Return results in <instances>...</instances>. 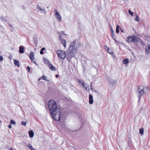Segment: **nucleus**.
<instances>
[{
    "label": "nucleus",
    "instance_id": "412c9836",
    "mask_svg": "<svg viewBox=\"0 0 150 150\" xmlns=\"http://www.w3.org/2000/svg\"><path fill=\"white\" fill-rule=\"evenodd\" d=\"M1 20L2 21H6V17H2L0 18Z\"/></svg>",
    "mask_w": 150,
    "mask_h": 150
},
{
    "label": "nucleus",
    "instance_id": "423d86ee",
    "mask_svg": "<svg viewBox=\"0 0 150 150\" xmlns=\"http://www.w3.org/2000/svg\"><path fill=\"white\" fill-rule=\"evenodd\" d=\"M144 88L143 85H141L139 86L138 87L137 91L139 92V94L138 95V97L139 99H140L142 95L144 93Z\"/></svg>",
    "mask_w": 150,
    "mask_h": 150
},
{
    "label": "nucleus",
    "instance_id": "20e7f679",
    "mask_svg": "<svg viewBox=\"0 0 150 150\" xmlns=\"http://www.w3.org/2000/svg\"><path fill=\"white\" fill-rule=\"evenodd\" d=\"M58 57L62 59H64L66 57V54L64 51L59 50L56 52Z\"/></svg>",
    "mask_w": 150,
    "mask_h": 150
},
{
    "label": "nucleus",
    "instance_id": "dca6fc26",
    "mask_svg": "<svg viewBox=\"0 0 150 150\" xmlns=\"http://www.w3.org/2000/svg\"><path fill=\"white\" fill-rule=\"evenodd\" d=\"M61 43L63 45V46L64 47H66V40L64 39L62 40H61Z\"/></svg>",
    "mask_w": 150,
    "mask_h": 150
},
{
    "label": "nucleus",
    "instance_id": "f8f14e48",
    "mask_svg": "<svg viewBox=\"0 0 150 150\" xmlns=\"http://www.w3.org/2000/svg\"><path fill=\"white\" fill-rule=\"evenodd\" d=\"M24 47L23 46H21L19 47V52L21 53H23L24 52Z\"/></svg>",
    "mask_w": 150,
    "mask_h": 150
},
{
    "label": "nucleus",
    "instance_id": "473e14b6",
    "mask_svg": "<svg viewBox=\"0 0 150 150\" xmlns=\"http://www.w3.org/2000/svg\"><path fill=\"white\" fill-rule=\"evenodd\" d=\"M40 54H43V52L42 50H40Z\"/></svg>",
    "mask_w": 150,
    "mask_h": 150
},
{
    "label": "nucleus",
    "instance_id": "5701e85b",
    "mask_svg": "<svg viewBox=\"0 0 150 150\" xmlns=\"http://www.w3.org/2000/svg\"><path fill=\"white\" fill-rule=\"evenodd\" d=\"M10 122L11 124L15 125L16 124V122L13 120H11L10 121Z\"/></svg>",
    "mask_w": 150,
    "mask_h": 150
},
{
    "label": "nucleus",
    "instance_id": "39448f33",
    "mask_svg": "<svg viewBox=\"0 0 150 150\" xmlns=\"http://www.w3.org/2000/svg\"><path fill=\"white\" fill-rule=\"evenodd\" d=\"M54 15L56 19L59 22H60L62 20V18L57 9L54 10Z\"/></svg>",
    "mask_w": 150,
    "mask_h": 150
},
{
    "label": "nucleus",
    "instance_id": "c85d7f7f",
    "mask_svg": "<svg viewBox=\"0 0 150 150\" xmlns=\"http://www.w3.org/2000/svg\"><path fill=\"white\" fill-rule=\"evenodd\" d=\"M82 86H83L84 87H86V86H87L86 84L85 83H84L83 82V83H82Z\"/></svg>",
    "mask_w": 150,
    "mask_h": 150
},
{
    "label": "nucleus",
    "instance_id": "f257e3e1",
    "mask_svg": "<svg viewBox=\"0 0 150 150\" xmlns=\"http://www.w3.org/2000/svg\"><path fill=\"white\" fill-rule=\"evenodd\" d=\"M48 108L50 114L53 119L57 121L64 119L65 117L64 113L57 106L56 102L50 100L48 103Z\"/></svg>",
    "mask_w": 150,
    "mask_h": 150
},
{
    "label": "nucleus",
    "instance_id": "b1692460",
    "mask_svg": "<svg viewBox=\"0 0 150 150\" xmlns=\"http://www.w3.org/2000/svg\"><path fill=\"white\" fill-rule=\"evenodd\" d=\"M139 17L138 16H136V18H135V20L137 22H138L139 21Z\"/></svg>",
    "mask_w": 150,
    "mask_h": 150
},
{
    "label": "nucleus",
    "instance_id": "c756f323",
    "mask_svg": "<svg viewBox=\"0 0 150 150\" xmlns=\"http://www.w3.org/2000/svg\"><path fill=\"white\" fill-rule=\"evenodd\" d=\"M85 87L86 90L87 91H89V89L88 86H86V87Z\"/></svg>",
    "mask_w": 150,
    "mask_h": 150
},
{
    "label": "nucleus",
    "instance_id": "58836bf2",
    "mask_svg": "<svg viewBox=\"0 0 150 150\" xmlns=\"http://www.w3.org/2000/svg\"><path fill=\"white\" fill-rule=\"evenodd\" d=\"M55 76L56 77H59V75L57 74Z\"/></svg>",
    "mask_w": 150,
    "mask_h": 150
},
{
    "label": "nucleus",
    "instance_id": "7c9ffc66",
    "mask_svg": "<svg viewBox=\"0 0 150 150\" xmlns=\"http://www.w3.org/2000/svg\"><path fill=\"white\" fill-rule=\"evenodd\" d=\"M3 59V57L0 55V61H2Z\"/></svg>",
    "mask_w": 150,
    "mask_h": 150
},
{
    "label": "nucleus",
    "instance_id": "a878e982",
    "mask_svg": "<svg viewBox=\"0 0 150 150\" xmlns=\"http://www.w3.org/2000/svg\"><path fill=\"white\" fill-rule=\"evenodd\" d=\"M107 51L109 53V54H113L112 52L110 50H109H109H107Z\"/></svg>",
    "mask_w": 150,
    "mask_h": 150
},
{
    "label": "nucleus",
    "instance_id": "7ed1b4c3",
    "mask_svg": "<svg viewBox=\"0 0 150 150\" xmlns=\"http://www.w3.org/2000/svg\"><path fill=\"white\" fill-rule=\"evenodd\" d=\"M127 41L129 43H131L132 42L137 43L139 41L138 38L133 35H130L127 38Z\"/></svg>",
    "mask_w": 150,
    "mask_h": 150
},
{
    "label": "nucleus",
    "instance_id": "37998d69",
    "mask_svg": "<svg viewBox=\"0 0 150 150\" xmlns=\"http://www.w3.org/2000/svg\"><path fill=\"white\" fill-rule=\"evenodd\" d=\"M115 41L116 42H117V41L115 39H114Z\"/></svg>",
    "mask_w": 150,
    "mask_h": 150
},
{
    "label": "nucleus",
    "instance_id": "f3484780",
    "mask_svg": "<svg viewBox=\"0 0 150 150\" xmlns=\"http://www.w3.org/2000/svg\"><path fill=\"white\" fill-rule=\"evenodd\" d=\"M122 62L123 64H126L129 62V61L128 59L126 58L123 60Z\"/></svg>",
    "mask_w": 150,
    "mask_h": 150
},
{
    "label": "nucleus",
    "instance_id": "9d476101",
    "mask_svg": "<svg viewBox=\"0 0 150 150\" xmlns=\"http://www.w3.org/2000/svg\"><path fill=\"white\" fill-rule=\"evenodd\" d=\"M48 66L50 69L52 71H55L56 70V68L50 62H48Z\"/></svg>",
    "mask_w": 150,
    "mask_h": 150
},
{
    "label": "nucleus",
    "instance_id": "a19ab883",
    "mask_svg": "<svg viewBox=\"0 0 150 150\" xmlns=\"http://www.w3.org/2000/svg\"><path fill=\"white\" fill-rule=\"evenodd\" d=\"M10 150H14L12 148H11L10 149Z\"/></svg>",
    "mask_w": 150,
    "mask_h": 150
},
{
    "label": "nucleus",
    "instance_id": "2f4dec72",
    "mask_svg": "<svg viewBox=\"0 0 150 150\" xmlns=\"http://www.w3.org/2000/svg\"><path fill=\"white\" fill-rule=\"evenodd\" d=\"M59 39L60 40H62V35H59Z\"/></svg>",
    "mask_w": 150,
    "mask_h": 150
},
{
    "label": "nucleus",
    "instance_id": "79ce46f5",
    "mask_svg": "<svg viewBox=\"0 0 150 150\" xmlns=\"http://www.w3.org/2000/svg\"><path fill=\"white\" fill-rule=\"evenodd\" d=\"M121 32H123H123H123V30L122 29H121Z\"/></svg>",
    "mask_w": 150,
    "mask_h": 150
},
{
    "label": "nucleus",
    "instance_id": "ddd939ff",
    "mask_svg": "<svg viewBox=\"0 0 150 150\" xmlns=\"http://www.w3.org/2000/svg\"><path fill=\"white\" fill-rule=\"evenodd\" d=\"M93 97L91 94L89 95V103L90 104H92L93 103Z\"/></svg>",
    "mask_w": 150,
    "mask_h": 150
},
{
    "label": "nucleus",
    "instance_id": "9b49d317",
    "mask_svg": "<svg viewBox=\"0 0 150 150\" xmlns=\"http://www.w3.org/2000/svg\"><path fill=\"white\" fill-rule=\"evenodd\" d=\"M145 52L146 54H150V45H149L146 47Z\"/></svg>",
    "mask_w": 150,
    "mask_h": 150
},
{
    "label": "nucleus",
    "instance_id": "a211bd4d",
    "mask_svg": "<svg viewBox=\"0 0 150 150\" xmlns=\"http://www.w3.org/2000/svg\"><path fill=\"white\" fill-rule=\"evenodd\" d=\"M28 146L31 150H36L33 147L32 145L30 144H28Z\"/></svg>",
    "mask_w": 150,
    "mask_h": 150
},
{
    "label": "nucleus",
    "instance_id": "aec40b11",
    "mask_svg": "<svg viewBox=\"0 0 150 150\" xmlns=\"http://www.w3.org/2000/svg\"><path fill=\"white\" fill-rule=\"evenodd\" d=\"M120 27L119 25H117L116 26V32L118 33L119 32V29H120Z\"/></svg>",
    "mask_w": 150,
    "mask_h": 150
},
{
    "label": "nucleus",
    "instance_id": "e433bc0d",
    "mask_svg": "<svg viewBox=\"0 0 150 150\" xmlns=\"http://www.w3.org/2000/svg\"><path fill=\"white\" fill-rule=\"evenodd\" d=\"M45 61V63H46L47 62H48H48H49L48 61H47H47H46V60H45V61Z\"/></svg>",
    "mask_w": 150,
    "mask_h": 150
},
{
    "label": "nucleus",
    "instance_id": "4468645a",
    "mask_svg": "<svg viewBox=\"0 0 150 150\" xmlns=\"http://www.w3.org/2000/svg\"><path fill=\"white\" fill-rule=\"evenodd\" d=\"M13 61L15 65L18 67L20 66V63L16 59H13Z\"/></svg>",
    "mask_w": 150,
    "mask_h": 150
},
{
    "label": "nucleus",
    "instance_id": "1a4fd4ad",
    "mask_svg": "<svg viewBox=\"0 0 150 150\" xmlns=\"http://www.w3.org/2000/svg\"><path fill=\"white\" fill-rule=\"evenodd\" d=\"M41 80H44L47 82H50V80L49 79H48L47 77L44 75H43L40 77L38 80L39 81Z\"/></svg>",
    "mask_w": 150,
    "mask_h": 150
},
{
    "label": "nucleus",
    "instance_id": "f704fd0d",
    "mask_svg": "<svg viewBox=\"0 0 150 150\" xmlns=\"http://www.w3.org/2000/svg\"><path fill=\"white\" fill-rule=\"evenodd\" d=\"M112 38L114 39H114V38H115V35H113V34H112Z\"/></svg>",
    "mask_w": 150,
    "mask_h": 150
},
{
    "label": "nucleus",
    "instance_id": "4c0bfd02",
    "mask_svg": "<svg viewBox=\"0 0 150 150\" xmlns=\"http://www.w3.org/2000/svg\"><path fill=\"white\" fill-rule=\"evenodd\" d=\"M27 69H28V70H30V68L29 67H27Z\"/></svg>",
    "mask_w": 150,
    "mask_h": 150
},
{
    "label": "nucleus",
    "instance_id": "393cba45",
    "mask_svg": "<svg viewBox=\"0 0 150 150\" xmlns=\"http://www.w3.org/2000/svg\"><path fill=\"white\" fill-rule=\"evenodd\" d=\"M128 12L130 15H131L132 16H133V12H131L130 10H129L128 11Z\"/></svg>",
    "mask_w": 150,
    "mask_h": 150
},
{
    "label": "nucleus",
    "instance_id": "6e6552de",
    "mask_svg": "<svg viewBox=\"0 0 150 150\" xmlns=\"http://www.w3.org/2000/svg\"><path fill=\"white\" fill-rule=\"evenodd\" d=\"M29 57L30 58L31 61L34 63L35 64H36L35 63V59L34 58V54L33 52H31L30 53Z\"/></svg>",
    "mask_w": 150,
    "mask_h": 150
},
{
    "label": "nucleus",
    "instance_id": "ea45409f",
    "mask_svg": "<svg viewBox=\"0 0 150 150\" xmlns=\"http://www.w3.org/2000/svg\"><path fill=\"white\" fill-rule=\"evenodd\" d=\"M111 31H112V33L113 32V30H112V28L111 27Z\"/></svg>",
    "mask_w": 150,
    "mask_h": 150
},
{
    "label": "nucleus",
    "instance_id": "4be33fe9",
    "mask_svg": "<svg viewBox=\"0 0 150 150\" xmlns=\"http://www.w3.org/2000/svg\"><path fill=\"white\" fill-rule=\"evenodd\" d=\"M21 124L22 125H24L25 126L27 124V123L26 122H24L23 121H22L21 122Z\"/></svg>",
    "mask_w": 150,
    "mask_h": 150
},
{
    "label": "nucleus",
    "instance_id": "bb28decb",
    "mask_svg": "<svg viewBox=\"0 0 150 150\" xmlns=\"http://www.w3.org/2000/svg\"><path fill=\"white\" fill-rule=\"evenodd\" d=\"M78 83L79 84H82V83H83V81L81 80H79L78 81Z\"/></svg>",
    "mask_w": 150,
    "mask_h": 150
},
{
    "label": "nucleus",
    "instance_id": "72a5a7b5",
    "mask_svg": "<svg viewBox=\"0 0 150 150\" xmlns=\"http://www.w3.org/2000/svg\"><path fill=\"white\" fill-rule=\"evenodd\" d=\"M8 127L9 128H11V127H12V126H11V125H9L8 126Z\"/></svg>",
    "mask_w": 150,
    "mask_h": 150
},
{
    "label": "nucleus",
    "instance_id": "cd10ccee",
    "mask_svg": "<svg viewBox=\"0 0 150 150\" xmlns=\"http://www.w3.org/2000/svg\"><path fill=\"white\" fill-rule=\"evenodd\" d=\"M104 48L106 50H109V47L107 46H105Z\"/></svg>",
    "mask_w": 150,
    "mask_h": 150
},
{
    "label": "nucleus",
    "instance_id": "c03bdc74",
    "mask_svg": "<svg viewBox=\"0 0 150 150\" xmlns=\"http://www.w3.org/2000/svg\"><path fill=\"white\" fill-rule=\"evenodd\" d=\"M149 41L150 42V39L149 40Z\"/></svg>",
    "mask_w": 150,
    "mask_h": 150
},
{
    "label": "nucleus",
    "instance_id": "c9c22d12",
    "mask_svg": "<svg viewBox=\"0 0 150 150\" xmlns=\"http://www.w3.org/2000/svg\"><path fill=\"white\" fill-rule=\"evenodd\" d=\"M45 50V48L44 47H43L42 48V49H41V50H42L43 51V50Z\"/></svg>",
    "mask_w": 150,
    "mask_h": 150
},
{
    "label": "nucleus",
    "instance_id": "2eb2a0df",
    "mask_svg": "<svg viewBox=\"0 0 150 150\" xmlns=\"http://www.w3.org/2000/svg\"><path fill=\"white\" fill-rule=\"evenodd\" d=\"M28 133L30 137L32 138L33 137L34 135V133L32 130H30L29 131Z\"/></svg>",
    "mask_w": 150,
    "mask_h": 150
},
{
    "label": "nucleus",
    "instance_id": "6ab92c4d",
    "mask_svg": "<svg viewBox=\"0 0 150 150\" xmlns=\"http://www.w3.org/2000/svg\"><path fill=\"white\" fill-rule=\"evenodd\" d=\"M144 130L143 128H141L139 129V132L142 135L144 134Z\"/></svg>",
    "mask_w": 150,
    "mask_h": 150
},
{
    "label": "nucleus",
    "instance_id": "0eeeda50",
    "mask_svg": "<svg viewBox=\"0 0 150 150\" xmlns=\"http://www.w3.org/2000/svg\"><path fill=\"white\" fill-rule=\"evenodd\" d=\"M36 11L38 12H40L45 14L46 13L45 9L44 8H42L41 6L38 5L36 8Z\"/></svg>",
    "mask_w": 150,
    "mask_h": 150
},
{
    "label": "nucleus",
    "instance_id": "f03ea898",
    "mask_svg": "<svg viewBox=\"0 0 150 150\" xmlns=\"http://www.w3.org/2000/svg\"><path fill=\"white\" fill-rule=\"evenodd\" d=\"M76 44V40H74L71 43L68 51L67 54L68 55V58H71L76 53L77 48L75 47Z\"/></svg>",
    "mask_w": 150,
    "mask_h": 150
},
{
    "label": "nucleus",
    "instance_id": "a18cd8bd",
    "mask_svg": "<svg viewBox=\"0 0 150 150\" xmlns=\"http://www.w3.org/2000/svg\"><path fill=\"white\" fill-rule=\"evenodd\" d=\"M1 121L0 120V123H1Z\"/></svg>",
    "mask_w": 150,
    "mask_h": 150
}]
</instances>
